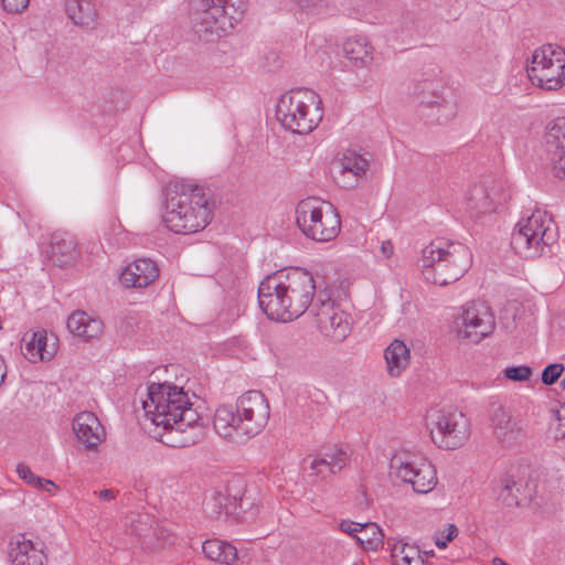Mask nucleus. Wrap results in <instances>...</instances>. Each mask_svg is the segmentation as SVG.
Wrapping results in <instances>:
<instances>
[{
	"label": "nucleus",
	"instance_id": "obj_44",
	"mask_svg": "<svg viewBox=\"0 0 565 565\" xmlns=\"http://www.w3.org/2000/svg\"><path fill=\"white\" fill-rule=\"evenodd\" d=\"M225 495H226V498H228V500L225 501V503H224L226 515L235 514V513H238L239 511L244 510L243 509V497L238 495L237 492L232 493L231 487H228L227 494H225Z\"/></svg>",
	"mask_w": 565,
	"mask_h": 565
},
{
	"label": "nucleus",
	"instance_id": "obj_20",
	"mask_svg": "<svg viewBox=\"0 0 565 565\" xmlns=\"http://www.w3.org/2000/svg\"><path fill=\"white\" fill-rule=\"evenodd\" d=\"M564 52L558 51L555 62L550 66H527L526 72L530 81L541 88L552 90L563 85L565 78Z\"/></svg>",
	"mask_w": 565,
	"mask_h": 565
},
{
	"label": "nucleus",
	"instance_id": "obj_22",
	"mask_svg": "<svg viewBox=\"0 0 565 565\" xmlns=\"http://www.w3.org/2000/svg\"><path fill=\"white\" fill-rule=\"evenodd\" d=\"M50 246V258L58 267L72 264L77 256L76 238L68 232H54L51 236Z\"/></svg>",
	"mask_w": 565,
	"mask_h": 565
},
{
	"label": "nucleus",
	"instance_id": "obj_16",
	"mask_svg": "<svg viewBox=\"0 0 565 565\" xmlns=\"http://www.w3.org/2000/svg\"><path fill=\"white\" fill-rule=\"evenodd\" d=\"M490 428L494 439L504 448H512L525 437V427L521 418L512 416L499 406L490 415Z\"/></svg>",
	"mask_w": 565,
	"mask_h": 565
},
{
	"label": "nucleus",
	"instance_id": "obj_29",
	"mask_svg": "<svg viewBox=\"0 0 565 565\" xmlns=\"http://www.w3.org/2000/svg\"><path fill=\"white\" fill-rule=\"evenodd\" d=\"M499 493L507 507H520L532 498V489L527 484L516 481L513 477H507Z\"/></svg>",
	"mask_w": 565,
	"mask_h": 565
},
{
	"label": "nucleus",
	"instance_id": "obj_11",
	"mask_svg": "<svg viewBox=\"0 0 565 565\" xmlns=\"http://www.w3.org/2000/svg\"><path fill=\"white\" fill-rule=\"evenodd\" d=\"M494 315L486 302L471 301L462 308L461 315L455 320V330L460 340L479 343L493 333Z\"/></svg>",
	"mask_w": 565,
	"mask_h": 565
},
{
	"label": "nucleus",
	"instance_id": "obj_51",
	"mask_svg": "<svg viewBox=\"0 0 565 565\" xmlns=\"http://www.w3.org/2000/svg\"><path fill=\"white\" fill-rule=\"evenodd\" d=\"M381 250L385 257H390L393 254V244L390 241L383 242Z\"/></svg>",
	"mask_w": 565,
	"mask_h": 565
},
{
	"label": "nucleus",
	"instance_id": "obj_4",
	"mask_svg": "<svg viewBox=\"0 0 565 565\" xmlns=\"http://www.w3.org/2000/svg\"><path fill=\"white\" fill-rule=\"evenodd\" d=\"M470 249L459 242L436 239L422 249L418 266L428 282L446 286L459 280L470 268Z\"/></svg>",
	"mask_w": 565,
	"mask_h": 565
},
{
	"label": "nucleus",
	"instance_id": "obj_46",
	"mask_svg": "<svg viewBox=\"0 0 565 565\" xmlns=\"http://www.w3.org/2000/svg\"><path fill=\"white\" fill-rule=\"evenodd\" d=\"M3 9L9 13H21L29 6L30 0H1Z\"/></svg>",
	"mask_w": 565,
	"mask_h": 565
},
{
	"label": "nucleus",
	"instance_id": "obj_32",
	"mask_svg": "<svg viewBox=\"0 0 565 565\" xmlns=\"http://www.w3.org/2000/svg\"><path fill=\"white\" fill-rule=\"evenodd\" d=\"M153 524H156V520L148 513H131L126 519V525L130 527V534L139 537L142 545L145 542H151L150 531H152Z\"/></svg>",
	"mask_w": 565,
	"mask_h": 565
},
{
	"label": "nucleus",
	"instance_id": "obj_38",
	"mask_svg": "<svg viewBox=\"0 0 565 565\" xmlns=\"http://www.w3.org/2000/svg\"><path fill=\"white\" fill-rule=\"evenodd\" d=\"M17 472L21 479H23L26 483L34 486L35 488L50 491V487H55L53 481L38 477L24 463H19L17 466Z\"/></svg>",
	"mask_w": 565,
	"mask_h": 565
},
{
	"label": "nucleus",
	"instance_id": "obj_42",
	"mask_svg": "<svg viewBox=\"0 0 565 565\" xmlns=\"http://www.w3.org/2000/svg\"><path fill=\"white\" fill-rule=\"evenodd\" d=\"M228 498H226L225 494L222 492H215L212 494V497L205 502V509L213 515H220L222 513H225V501H227Z\"/></svg>",
	"mask_w": 565,
	"mask_h": 565
},
{
	"label": "nucleus",
	"instance_id": "obj_45",
	"mask_svg": "<svg viewBox=\"0 0 565 565\" xmlns=\"http://www.w3.org/2000/svg\"><path fill=\"white\" fill-rule=\"evenodd\" d=\"M457 535V526L455 524H448L447 529L441 533V536H436L435 544L438 548L444 550Z\"/></svg>",
	"mask_w": 565,
	"mask_h": 565
},
{
	"label": "nucleus",
	"instance_id": "obj_52",
	"mask_svg": "<svg viewBox=\"0 0 565 565\" xmlns=\"http://www.w3.org/2000/svg\"><path fill=\"white\" fill-rule=\"evenodd\" d=\"M6 377V366L3 358L0 355V384L4 381Z\"/></svg>",
	"mask_w": 565,
	"mask_h": 565
},
{
	"label": "nucleus",
	"instance_id": "obj_30",
	"mask_svg": "<svg viewBox=\"0 0 565 565\" xmlns=\"http://www.w3.org/2000/svg\"><path fill=\"white\" fill-rule=\"evenodd\" d=\"M202 552L206 558L222 565H233L237 559L236 547L217 539L204 541Z\"/></svg>",
	"mask_w": 565,
	"mask_h": 565
},
{
	"label": "nucleus",
	"instance_id": "obj_37",
	"mask_svg": "<svg viewBox=\"0 0 565 565\" xmlns=\"http://www.w3.org/2000/svg\"><path fill=\"white\" fill-rule=\"evenodd\" d=\"M150 535L152 540L151 542H145L143 546L146 548L157 550L163 547L166 544L173 543L172 531L163 524H159L157 521L156 524H153L152 531H150Z\"/></svg>",
	"mask_w": 565,
	"mask_h": 565
},
{
	"label": "nucleus",
	"instance_id": "obj_53",
	"mask_svg": "<svg viewBox=\"0 0 565 565\" xmlns=\"http://www.w3.org/2000/svg\"><path fill=\"white\" fill-rule=\"evenodd\" d=\"M493 563H494V565H509V564H507L503 559H501V558H499V557H495V558L493 559Z\"/></svg>",
	"mask_w": 565,
	"mask_h": 565
},
{
	"label": "nucleus",
	"instance_id": "obj_18",
	"mask_svg": "<svg viewBox=\"0 0 565 565\" xmlns=\"http://www.w3.org/2000/svg\"><path fill=\"white\" fill-rule=\"evenodd\" d=\"M73 430L77 440L89 450H96L106 436L103 425L92 412L77 414L73 419Z\"/></svg>",
	"mask_w": 565,
	"mask_h": 565
},
{
	"label": "nucleus",
	"instance_id": "obj_21",
	"mask_svg": "<svg viewBox=\"0 0 565 565\" xmlns=\"http://www.w3.org/2000/svg\"><path fill=\"white\" fill-rule=\"evenodd\" d=\"M22 347L24 356L32 363L50 361L56 353V343H49L47 332L43 329L25 333Z\"/></svg>",
	"mask_w": 565,
	"mask_h": 565
},
{
	"label": "nucleus",
	"instance_id": "obj_39",
	"mask_svg": "<svg viewBox=\"0 0 565 565\" xmlns=\"http://www.w3.org/2000/svg\"><path fill=\"white\" fill-rule=\"evenodd\" d=\"M309 477H316L320 480L327 479L331 475L338 473L319 454L310 460Z\"/></svg>",
	"mask_w": 565,
	"mask_h": 565
},
{
	"label": "nucleus",
	"instance_id": "obj_23",
	"mask_svg": "<svg viewBox=\"0 0 565 565\" xmlns=\"http://www.w3.org/2000/svg\"><path fill=\"white\" fill-rule=\"evenodd\" d=\"M9 557L12 565H43L44 554L32 541L19 535L10 542Z\"/></svg>",
	"mask_w": 565,
	"mask_h": 565
},
{
	"label": "nucleus",
	"instance_id": "obj_41",
	"mask_svg": "<svg viewBox=\"0 0 565 565\" xmlns=\"http://www.w3.org/2000/svg\"><path fill=\"white\" fill-rule=\"evenodd\" d=\"M504 376L513 382H523L532 375V369L527 365L509 366L503 370Z\"/></svg>",
	"mask_w": 565,
	"mask_h": 565
},
{
	"label": "nucleus",
	"instance_id": "obj_17",
	"mask_svg": "<svg viewBox=\"0 0 565 565\" xmlns=\"http://www.w3.org/2000/svg\"><path fill=\"white\" fill-rule=\"evenodd\" d=\"M466 199L467 210L476 217L495 211L497 206L505 200L501 186L493 181L473 184L468 190Z\"/></svg>",
	"mask_w": 565,
	"mask_h": 565
},
{
	"label": "nucleus",
	"instance_id": "obj_10",
	"mask_svg": "<svg viewBox=\"0 0 565 565\" xmlns=\"http://www.w3.org/2000/svg\"><path fill=\"white\" fill-rule=\"evenodd\" d=\"M391 469L397 478L411 483L413 490L420 494L430 492L437 484L436 469L420 455L403 452L391 459Z\"/></svg>",
	"mask_w": 565,
	"mask_h": 565
},
{
	"label": "nucleus",
	"instance_id": "obj_50",
	"mask_svg": "<svg viewBox=\"0 0 565 565\" xmlns=\"http://www.w3.org/2000/svg\"><path fill=\"white\" fill-rule=\"evenodd\" d=\"M96 493L98 494V498L103 501H111L116 498V492L111 489H104Z\"/></svg>",
	"mask_w": 565,
	"mask_h": 565
},
{
	"label": "nucleus",
	"instance_id": "obj_2",
	"mask_svg": "<svg viewBox=\"0 0 565 565\" xmlns=\"http://www.w3.org/2000/svg\"><path fill=\"white\" fill-rule=\"evenodd\" d=\"M213 203L205 189L181 181L170 182L166 189V226L177 234H191L204 230L211 222Z\"/></svg>",
	"mask_w": 565,
	"mask_h": 565
},
{
	"label": "nucleus",
	"instance_id": "obj_3",
	"mask_svg": "<svg viewBox=\"0 0 565 565\" xmlns=\"http://www.w3.org/2000/svg\"><path fill=\"white\" fill-rule=\"evenodd\" d=\"M270 408L260 391H248L236 401L235 407L220 406L214 414L213 426L217 435L231 440L242 441L258 435L267 425Z\"/></svg>",
	"mask_w": 565,
	"mask_h": 565
},
{
	"label": "nucleus",
	"instance_id": "obj_12",
	"mask_svg": "<svg viewBox=\"0 0 565 565\" xmlns=\"http://www.w3.org/2000/svg\"><path fill=\"white\" fill-rule=\"evenodd\" d=\"M288 305L290 321L299 318L313 302L316 282L313 276L306 269L291 267L280 269Z\"/></svg>",
	"mask_w": 565,
	"mask_h": 565
},
{
	"label": "nucleus",
	"instance_id": "obj_19",
	"mask_svg": "<svg viewBox=\"0 0 565 565\" xmlns=\"http://www.w3.org/2000/svg\"><path fill=\"white\" fill-rule=\"evenodd\" d=\"M159 276L157 264L150 258H139L128 264L121 271L119 280L126 288H146Z\"/></svg>",
	"mask_w": 565,
	"mask_h": 565
},
{
	"label": "nucleus",
	"instance_id": "obj_9",
	"mask_svg": "<svg viewBox=\"0 0 565 565\" xmlns=\"http://www.w3.org/2000/svg\"><path fill=\"white\" fill-rule=\"evenodd\" d=\"M427 427L435 445L444 449H456L469 436V423L461 412L437 409L427 416Z\"/></svg>",
	"mask_w": 565,
	"mask_h": 565
},
{
	"label": "nucleus",
	"instance_id": "obj_49",
	"mask_svg": "<svg viewBox=\"0 0 565 565\" xmlns=\"http://www.w3.org/2000/svg\"><path fill=\"white\" fill-rule=\"evenodd\" d=\"M557 419L559 422L557 428V436L565 437V405L561 406L557 411Z\"/></svg>",
	"mask_w": 565,
	"mask_h": 565
},
{
	"label": "nucleus",
	"instance_id": "obj_26",
	"mask_svg": "<svg viewBox=\"0 0 565 565\" xmlns=\"http://www.w3.org/2000/svg\"><path fill=\"white\" fill-rule=\"evenodd\" d=\"M343 53L356 67H365L373 61V46L365 36L349 38L343 43Z\"/></svg>",
	"mask_w": 565,
	"mask_h": 565
},
{
	"label": "nucleus",
	"instance_id": "obj_31",
	"mask_svg": "<svg viewBox=\"0 0 565 565\" xmlns=\"http://www.w3.org/2000/svg\"><path fill=\"white\" fill-rule=\"evenodd\" d=\"M411 352L401 340H394L385 350L384 358L387 372L392 376H398L409 362Z\"/></svg>",
	"mask_w": 565,
	"mask_h": 565
},
{
	"label": "nucleus",
	"instance_id": "obj_55",
	"mask_svg": "<svg viewBox=\"0 0 565 565\" xmlns=\"http://www.w3.org/2000/svg\"><path fill=\"white\" fill-rule=\"evenodd\" d=\"M206 193H211V190H205ZM206 196L210 199L209 194H206Z\"/></svg>",
	"mask_w": 565,
	"mask_h": 565
},
{
	"label": "nucleus",
	"instance_id": "obj_47",
	"mask_svg": "<svg viewBox=\"0 0 565 565\" xmlns=\"http://www.w3.org/2000/svg\"><path fill=\"white\" fill-rule=\"evenodd\" d=\"M558 157L547 156L553 163L555 175L557 178H565V153H559Z\"/></svg>",
	"mask_w": 565,
	"mask_h": 565
},
{
	"label": "nucleus",
	"instance_id": "obj_15",
	"mask_svg": "<svg viewBox=\"0 0 565 565\" xmlns=\"http://www.w3.org/2000/svg\"><path fill=\"white\" fill-rule=\"evenodd\" d=\"M282 277L280 270L266 276L258 286L257 298L259 308L269 319L287 322L290 315Z\"/></svg>",
	"mask_w": 565,
	"mask_h": 565
},
{
	"label": "nucleus",
	"instance_id": "obj_36",
	"mask_svg": "<svg viewBox=\"0 0 565 565\" xmlns=\"http://www.w3.org/2000/svg\"><path fill=\"white\" fill-rule=\"evenodd\" d=\"M320 456L333 468L334 471L340 472L350 461V454L344 448L338 446H330L323 448Z\"/></svg>",
	"mask_w": 565,
	"mask_h": 565
},
{
	"label": "nucleus",
	"instance_id": "obj_24",
	"mask_svg": "<svg viewBox=\"0 0 565 565\" xmlns=\"http://www.w3.org/2000/svg\"><path fill=\"white\" fill-rule=\"evenodd\" d=\"M67 329L72 334L89 341L103 333L104 323L100 319L90 317L83 310H76L67 319Z\"/></svg>",
	"mask_w": 565,
	"mask_h": 565
},
{
	"label": "nucleus",
	"instance_id": "obj_48",
	"mask_svg": "<svg viewBox=\"0 0 565 565\" xmlns=\"http://www.w3.org/2000/svg\"><path fill=\"white\" fill-rule=\"evenodd\" d=\"M360 525H362V523L344 520L340 523L339 527L343 533H347L356 539V535L360 532Z\"/></svg>",
	"mask_w": 565,
	"mask_h": 565
},
{
	"label": "nucleus",
	"instance_id": "obj_28",
	"mask_svg": "<svg viewBox=\"0 0 565 565\" xmlns=\"http://www.w3.org/2000/svg\"><path fill=\"white\" fill-rule=\"evenodd\" d=\"M544 147L547 156L565 153V116L551 120L545 128Z\"/></svg>",
	"mask_w": 565,
	"mask_h": 565
},
{
	"label": "nucleus",
	"instance_id": "obj_27",
	"mask_svg": "<svg viewBox=\"0 0 565 565\" xmlns=\"http://www.w3.org/2000/svg\"><path fill=\"white\" fill-rule=\"evenodd\" d=\"M335 166L339 168V173L342 177L347 174L353 177V181L344 182V186H352L358 182L359 178L366 173L369 161L355 150L347 149Z\"/></svg>",
	"mask_w": 565,
	"mask_h": 565
},
{
	"label": "nucleus",
	"instance_id": "obj_1",
	"mask_svg": "<svg viewBox=\"0 0 565 565\" xmlns=\"http://www.w3.org/2000/svg\"><path fill=\"white\" fill-rule=\"evenodd\" d=\"M148 398L142 401L146 416L162 427L160 440L173 448L195 445L204 437V423L182 387L168 383H152Z\"/></svg>",
	"mask_w": 565,
	"mask_h": 565
},
{
	"label": "nucleus",
	"instance_id": "obj_7",
	"mask_svg": "<svg viewBox=\"0 0 565 565\" xmlns=\"http://www.w3.org/2000/svg\"><path fill=\"white\" fill-rule=\"evenodd\" d=\"M556 238L553 220L546 212L537 210L516 224L511 236V246L522 257L536 258L551 252Z\"/></svg>",
	"mask_w": 565,
	"mask_h": 565
},
{
	"label": "nucleus",
	"instance_id": "obj_5",
	"mask_svg": "<svg viewBox=\"0 0 565 565\" xmlns=\"http://www.w3.org/2000/svg\"><path fill=\"white\" fill-rule=\"evenodd\" d=\"M189 17L193 32L205 42L224 36L244 17L245 0H190Z\"/></svg>",
	"mask_w": 565,
	"mask_h": 565
},
{
	"label": "nucleus",
	"instance_id": "obj_40",
	"mask_svg": "<svg viewBox=\"0 0 565 565\" xmlns=\"http://www.w3.org/2000/svg\"><path fill=\"white\" fill-rule=\"evenodd\" d=\"M557 53L558 52L554 50L551 45L537 49L534 51L531 64L529 66H550V62H555Z\"/></svg>",
	"mask_w": 565,
	"mask_h": 565
},
{
	"label": "nucleus",
	"instance_id": "obj_25",
	"mask_svg": "<svg viewBox=\"0 0 565 565\" xmlns=\"http://www.w3.org/2000/svg\"><path fill=\"white\" fill-rule=\"evenodd\" d=\"M65 11L78 26L93 30L97 25V9L94 0H66Z\"/></svg>",
	"mask_w": 565,
	"mask_h": 565
},
{
	"label": "nucleus",
	"instance_id": "obj_35",
	"mask_svg": "<svg viewBox=\"0 0 565 565\" xmlns=\"http://www.w3.org/2000/svg\"><path fill=\"white\" fill-rule=\"evenodd\" d=\"M356 541L365 548L376 550L383 543L382 530L376 523H362Z\"/></svg>",
	"mask_w": 565,
	"mask_h": 565
},
{
	"label": "nucleus",
	"instance_id": "obj_43",
	"mask_svg": "<svg viewBox=\"0 0 565 565\" xmlns=\"http://www.w3.org/2000/svg\"><path fill=\"white\" fill-rule=\"evenodd\" d=\"M564 372V366L561 363H552L544 367L542 372V382L545 385L554 384Z\"/></svg>",
	"mask_w": 565,
	"mask_h": 565
},
{
	"label": "nucleus",
	"instance_id": "obj_33",
	"mask_svg": "<svg viewBox=\"0 0 565 565\" xmlns=\"http://www.w3.org/2000/svg\"><path fill=\"white\" fill-rule=\"evenodd\" d=\"M392 558L395 565H425L419 548L403 542L393 545Z\"/></svg>",
	"mask_w": 565,
	"mask_h": 565
},
{
	"label": "nucleus",
	"instance_id": "obj_14",
	"mask_svg": "<svg viewBox=\"0 0 565 565\" xmlns=\"http://www.w3.org/2000/svg\"><path fill=\"white\" fill-rule=\"evenodd\" d=\"M317 324L320 331L333 339L343 341L350 332L349 315L335 306L330 295L320 291L312 305Z\"/></svg>",
	"mask_w": 565,
	"mask_h": 565
},
{
	"label": "nucleus",
	"instance_id": "obj_8",
	"mask_svg": "<svg viewBox=\"0 0 565 565\" xmlns=\"http://www.w3.org/2000/svg\"><path fill=\"white\" fill-rule=\"evenodd\" d=\"M296 223L306 237L320 243L334 239L341 230L337 209L316 198L303 199L297 204Z\"/></svg>",
	"mask_w": 565,
	"mask_h": 565
},
{
	"label": "nucleus",
	"instance_id": "obj_13",
	"mask_svg": "<svg viewBox=\"0 0 565 565\" xmlns=\"http://www.w3.org/2000/svg\"><path fill=\"white\" fill-rule=\"evenodd\" d=\"M437 87L434 81H423L415 85L417 113L426 122L446 124L456 116L457 107L452 100L438 95Z\"/></svg>",
	"mask_w": 565,
	"mask_h": 565
},
{
	"label": "nucleus",
	"instance_id": "obj_54",
	"mask_svg": "<svg viewBox=\"0 0 565 565\" xmlns=\"http://www.w3.org/2000/svg\"><path fill=\"white\" fill-rule=\"evenodd\" d=\"M423 557H428V556H434V551H429V552H424L423 554Z\"/></svg>",
	"mask_w": 565,
	"mask_h": 565
},
{
	"label": "nucleus",
	"instance_id": "obj_6",
	"mask_svg": "<svg viewBox=\"0 0 565 565\" xmlns=\"http://www.w3.org/2000/svg\"><path fill=\"white\" fill-rule=\"evenodd\" d=\"M321 99L313 90L292 89L280 96L276 104V118L294 134L307 135L322 120Z\"/></svg>",
	"mask_w": 565,
	"mask_h": 565
},
{
	"label": "nucleus",
	"instance_id": "obj_34",
	"mask_svg": "<svg viewBox=\"0 0 565 565\" xmlns=\"http://www.w3.org/2000/svg\"><path fill=\"white\" fill-rule=\"evenodd\" d=\"M307 15L326 18L334 15L337 6L332 0H290Z\"/></svg>",
	"mask_w": 565,
	"mask_h": 565
}]
</instances>
